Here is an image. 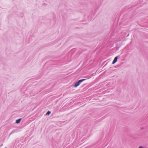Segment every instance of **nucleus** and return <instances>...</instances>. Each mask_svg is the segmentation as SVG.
Segmentation results:
<instances>
[{
  "label": "nucleus",
  "instance_id": "obj_1",
  "mask_svg": "<svg viewBox=\"0 0 148 148\" xmlns=\"http://www.w3.org/2000/svg\"><path fill=\"white\" fill-rule=\"evenodd\" d=\"M85 80V79H83L80 80H79L78 82H76L75 83L74 87L75 88L77 87V86H78L80 85V84L82 82Z\"/></svg>",
  "mask_w": 148,
  "mask_h": 148
},
{
  "label": "nucleus",
  "instance_id": "obj_2",
  "mask_svg": "<svg viewBox=\"0 0 148 148\" xmlns=\"http://www.w3.org/2000/svg\"><path fill=\"white\" fill-rule=\"evenodd\" d=\"M117 59L118 57L116 56V57H115L112 62V64H114V63H115L117 62Z\"/></svg>",
  "mask_w": 148,
  "mask_h": 148
},
{
  "label": "nucleus",
  "instance_id": "obj_3",
  "mask_svg": "<svg viewBox=\"0 0 148 148\" xmlns=\"http://www.w3.org/2000/svg\"><path fill=\"white\" fill-rule=\"evenodd\" d=\"M21 119H18V120H17L16 121V123H20V121H21Z\"/></svg>",
  "mask_w": 148,
  "mask_h": 148
},
{
  "label": "nucleus",
  "instance_id": "obj_4",
  "mask_svg": "<svg viewBox=\"0 0 148 148\" xmlns=\"http://www.w3.org/2000/svg\"><path fill=\"white\" fill-rule=\"evenodd\" d=\"M51 113V112L49 111H48L47 113L46 114L49 115Z\"/></svg>",
  "mask_w": 148,
  "mask_h": 148
}]
</instances>
